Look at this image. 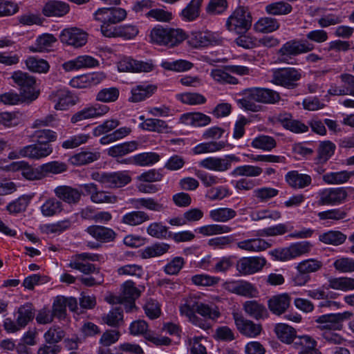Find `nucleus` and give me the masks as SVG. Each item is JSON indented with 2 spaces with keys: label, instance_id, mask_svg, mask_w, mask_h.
Listing matches in <instances>:
<instances>
[{
  "label": "nucleus",
  "instance_id": "8fccbe9b",
  "mask_svg": "<svg viewBox=\"0 0 354 354\" xmlns=\"http://www.w3.org/2000/svg\"><path fill=\"white\" fill-rule=\"evenodd\" d=\"M292 7L288 2L279 1L268 4L265 10L270 15H285L292 12Z\"/></svg>",
  "mask_w": 354,
  "mask_h": 354
},
{
  "label": "nucleus",
  "instance_id": "13d9d810",
  "mask_svg": "<svg viewBox=\"0 0 354 354\" xmlns=\"http://www.w3.org/2000/svg\"><path fill=\"white\" fill-rule=\"evenodd\" d=\"M277 145L276 140L274 138L261 135L254 138L251 142V146L255 149H262L263 151H270Z\"/></svg>",
  "mask_w": 354,
  "mask_h": 354
},
{
  "label": "nucleus",
  "instance_id": "680f3d73",
  "mask_svg": "<svg viewBox=\"0 0 354 354\" xmlns=\"http://www.w3.org/2000/svg\"><path fill=\"white\" fill-rule=\"evenodd\" d=\"M191 281L197 286L212 287L219 283L220 278L207 274H198L192 277Z\"/></svg>",
  "mask_w": 354,
  "mask_h": 354
},
{
  "label": "nucleus",
  "instance_id": "39448f33",
  "mask_svg": "<svg viewBox=\"0 0 354 354\" xmlns=\"http://www.w3.org/2000/svg\"><path fill=\"white\" fill-rule=\"evenodd\" d=\"M301 71L293 67L277 68L272 71L270 82L288 89L297 87L301 78Z\"/></svg>",
  "mask_w": 354,
  "mask_h": 354
},
{
  "label": "nucleus",
  "instance_id": "7ed1b4c3",
  "mask_svg": "<svg viewBox=\"0 0 354 354\" xmlns=\"http://www.w3.org/2000/svg\"><path fill=\"white\" fill-rule=\"evenodd\" d=\"M314 44L307 40L292 39L286 41L277 50V61L279 63L292 64L294 57L312 51Z\"/></svg>",
  "mask_w": 354,
  "mask_h": 354
},
{
  "label": "nucleus",
  "instance_id": "49530a36",
  "mask_svg": "<svg viewBox=\"0 0 354 354\" xmlns=\"http://www.w3.org/2000/svg\"><path fill=\"white\" fill-rule=\"evenodd\" d=\"M207 339L203 336L188 337L187 345L190 354H207Z\"/></svg>",
  "mask_w": 354,
  "mask_h": 354
},
{
  "label": "nucleus",
  "instance_id": "6e6d98bb",
  "mask_svg": "<svg viewBox=\"0 0 354 354\" xmlns=\"http://www.w3.org/2000/svg\"><path fill=\"white\" fill-rule=\"evenodd\" d=\"M232 228L229 225L220 224H211L202 226L198 229L200 234L204 236H213L231 232Z\"/></svg>",
  "mask_w": 354,
  "mask_h": 354
},
{
  "label": "nucleus",
  "instance_id": "9d476101",
  "mask_svg": "<svg viewBox=\"0 0 354 354\" xmlns=\"http://www.w3.org/2000/svg\"><path fill=\"white\" fill-rule=\"evenodd\" d=\"M240 158L234 154L226 155L224 157H207L201 160L198 162V165L204 169L225 172L232 167L233 162H239Z\"/></svg>",
  "mask_w": 354,
  "mask_h": 354
},
{
  "label": "nucleus",
  "instance_id": "ea45409f",
  "mask_svg": "<svg viewBox=\"0 0 354 354\" xmlns=\"http://www.w3.org/2000/svg\"><path fill=\"white\" fill-rule=\"evenodd\" d=\"M189 42L194 48H200L215 45L217 44V40L211 32H205L193 34Z\"/></svg>",
  "mask_w": 354,
  "mask_h": 354
},
{
  "label": "nucleus",
  "instance_id": "a18cd8bd",
  "mask_svg": "<svg viewBox=\"0 0 354 354\" xmlns=\"http://www.w3.org/2000/svg\"><path fill=\"white\" fill-rule=\"evenodd\" d=\"M109 30V34L112 32L111 37H123L127 39L135 37L139 32L138 27L132 24L118 26L115 29Z\"/></svg>",
  "mask_w": 354,
  "mask_h": 354
},
{
  "label": "nucleus",
  "instance_id": "1a4fd4ad",
  "mask_svg": "<svg viewBox=\"0 0 354 354\" xmlns=\"http://www.w3.org/2000/svg\"><path fill=\"white\" fill-rule=\"evenodd\" d=\"M11 78L20 91V94L24 100L33 101L38 97L35 91V78L26 72L17 71L12 73Z\"/></svg>",
  "mask_w": 354,
  "mask_h": 354
},
{
  "label": "nucleus",
  "instance_id": "cd10ccee",
  "mask_svg": "<svg viewBox=\"0 0 354 354\" xmlns=\"http://www.w3.org/2000/svg\"><path fill=\"white\" fill-rule=\"evenodd\" d=\"M140 295V290L136 287L132 281H127L122 285V293L120 297H113L109 301L114 304L124 303L125 299H136Z\"/></svg>",
  "mask_w": 354,
  "mask_h": 354
},
{
  "label": "nucleus",
  "instance_id": "a878e982",
  "mask_svg": "<svg viewBox=\"0 0 354 354\" xmlns=\"http://www.w3.org/2000/svg\"><path fill=\"white\" fill-rule=\"evenodd\" d=\"M69 6L60 1H49L44 6L42 12L46 17H60L66 15L69 11Z\"/></svg>",
  "mask_w": 354,
  "mask_h": 354
},
{
  "label": "nucleus",
  "instance_id": "b1692460",
  "mask_svg": "<svg viewBox=\"0 0 354 354\" xmlns=\"http://www.w3.org/2000/svg\"><path fill=\"white\" fill-rule=\"evenodd\" d=\"M55 196L61 201L68 204H77L82 196V192L70 186H58L54 189Z\"/></svg>",
  "mask_w": 354,
  "mask_h": 354
},
{
  "label": "nucleus",
  "instance_id": "c9c22d12",
  "mask_svg": "<svg viewBox=\"0 0 354 354\" xmlns=\"http://www.w3.org/2000/svg\"><path fill=\"white\" fill-rule=\"evenodd\" d=\"M102 322L113 328H118L124 323L123 310L120 307L113 308L102 316Z\"/></svg>",
  "mask_w": 354,
  "mask_h": 354
},
{
  "label": "nucleus",
  "instance_id": "052dcab7",
  "mask_svg": "<svg viewBox=\"0 0 354 354\" xmlns=\"http://www.w3.org/2000/svg\"><path fill=\"white\" fill-rule=\"evenodd\" d=\"M263 172L262 168L250 165H245L239 166L233 169L231 172L232 176H246V177H257Z\"/></svg>",
  "mask_w": 354,
  "mask_h": 354
},
{
  "label": "nucleus",
  "instance_id": "ddd939ff",
  "mask_svg": "<svg viewBox=\"0 0 354 354\" xmlns=\"http://www.w3.org/2000/svg\"><path fill=\"white\" fill-rule=\"evenodd\" d=\"M118 68L120 72L149 73L154 69V64L151 60L144 62L124 57L118 62Z\"/></svg>",
  "mask_w": 354,
  "mask_h": 354
},
{
  "label": "nucleus",
  "instance_id": "7c9ffc66",
  "mask_svg": "<svg viewBox=\"0 0 354 354\" xmlns=\"http://www.w3.org/2000/svg\"><path fill=\"white\" fill-rule=\"evenodd\" d=\"M243 310L250 317L255 319H265L268 316L266 307L254 300L245 301L243 304Z\"/></svg>",
  "mask_w": 354,
  "mask_h": 354
},
{
  "label": "nucleus",
  "instance_id": "f257e3e1",
  "mask_svg": "<svg viewBox=\"0 0 354 354\" xmlns=\"http://www.w3.org/2000/svg\"><path fill=\"white\" fill-rule=\"evenodd\" d=\"M127 11L121 8L111 7L99 8L94 13L95 20L101 23L100 30L106 37H111L110 30L115 29L114 24L124 21L127 18Z\"/></svg>",
  "mask_w": 354,
  "mask_h": 354
},
{
  "label": "nucleus",
  "instance_id": "4468645a",
  "mask_svg": "<svg viewBox=\"0 0 354 354\" xmlns=\"http://www.w3.org/2000/svg\"><path fill=\"white\" fill-rule=\"evenodd\" d=\"M88 261H98V256L88 252L76 254L72 257L68 267L77 270L85 274L94 273L96 268L93 264L89 263Z\"/></svg>",
  "mask_w": 354,
  "mask_h": 354
},
{
  "label": "nucleus",
  "instance_id": "2f4dec72",
  "mask_svg": "<svg viewBox=\"0 0 354 354\" xmlns=\"http://www.w3.org/2000/svg\"><path fill=\"white\" fill-rule=\"evenodd\" d=\"M136 141L125 142L115 145L108 149V155L113 158H119L133 152L138 149Z\"/></svg>",
  "mask_w": 354,
  "mask_h": 354
},
{
  "label": "nucleus",
  "instance_id": "f3484780",
  "mask_svg": "<svg viewBox=\"0 0 354 354\" xmlns=\"http://www.w3.org/2000/svg\"><path fill=\"white\" fill-rule=\"evenodd\" d=\"M106 75L103 72H95L78 75L72 78L69 84L75 88H87L96 86L104 80Z\"/></svg>",
  "mask_w": 354,
  "mask_h": 354
},
{
  "label": "nucleus",
  "instance_id": "5fc2aeb1",
  "mask_svg": "<svg viewBox=\"0 0 354 354\" xmlns=\"http://www.w3.org/2000/svg\"><path fill=\"white\" fill-rule=\"evenodd\" d=\"M319 239L325 244L339 245L346 239V236L339 231L330 230L319 235Z\"/></svg>",
  "mask_w": 354,
  "mask_h": 354
},
{
  "label": "nucleus",
  "instance_id": "0e129e2a",
  "mask_svg": "<svg viewBox=\"0 0 354 354\" xmlns=\"http://www.w3.org/2000/svg\"><path fill=\"white\" fill-rule=\"evenodd\" d=\"M329 287L335 290L348 291L354 290V279L349 277L332 278L328 281Z\"/></svg>",
  "mask_w": 354,
  "mask_h": 354
},
{
  "label": "nucleus",
  "instance_id": "bb28decb",
  "mask_svg": "<svg viewBox=\"0 0 354 354\" xmlns=\"http://www.w3.org/2000/svg\"><path fill=\"white\" fill-rule=\"evenodd\" d=\"M287 183L295 189H304L312 183V178L310 175L300 174L297 171H291L286 175Z\"/></svg>",
  "mask_w": 354,
  "mask_h": 354
},
{
  "label": "nucleus",
  "instance_id": "de8ad7c7",
  "mask_svg": "<svg viewBox=\"0 0 354 354\" xmlns=\"http://www.w3.org/2000/svg\"><path fill=\"white\" fill-rule=\"evenodd\" d=\"M279 190L270 187H261L256 188L252 192V197L258 203H267L277 196Z\"/></svg>",
  "mask_w": 354,
  "mask_h": 354
},
{
  "label": "nucleus",
  "instance_id": "c756f323",
  "mask_svg": "<svg viewBox=\"0 0 354 354\" xmlns=\"http://www.w3.org/2000/svg\"><path fill=\"white\" fill-rule=\"evenodd\" d=\"M160 160V156L155 152H147L137 154L121 161L126 164H136L140 166L153 165Z\"/></svg>",
  "mask_w": 354,
  "mask_h": 354
},
{
  "label": "nucleus",
  "instance_id": "4d7b16f0",
  "mask_svg": "<svg viewBox=\"0 0 354 354\" xmlns=\"http://www.w3.org/2000/svg\"><path fill=\"white\" fill-rule=\"evenodd\" d=\"M203 1V0H192L181 12L183 19L189 21L196 19L199 16Z\"/></svg>",
  "mask_w": 354,
  "mask_h": 354
},
{
  "label": "nucleus",
  "instance_id": "6ab92c4d",
  "mask_svg": "<svg viewBox=\"0 0 354 354\" xmlns=\"http://www.w3.org/2000/svg\"><path fill=\"white\" fill-rule=\"evenodd\" d=\"M266 263L263 257H243L238 261L236 269L242 274H251L261 270Z\"/></svg>",
  "mask_w": 354,
  "mask_h": 354
},
{
  "label": "nucleus",
  "instance_id": "5701e85b",
  "mask_svg": "<svg viewBox=\"0 0 354 354\" xmlns=\"http://www.w3.org/2000/svg\"><path fill=\"white\" fill-rule=\"evenodd\" d=\"M51 97L56 110H66L77 102V98L68 90H59Z\"/></svg>",
  "mask_w": 354,
  "mask_h": 354
},
{
  "label": "nucleus",
  "instance_id": "20e7f679",
  "mask_svg": "<svg viewBox=\"0 0 354 354\" xmlns=\"http://www.w3.org/2000/svg\"><path fill=\"white\" fill-rule=\"evenodd\" d=\"M186 39L185 32L181 29L165 28L158 26L151 30L152 43L173 47Z\"/></svg>",
  "mask_w": 354,
  "mask_h": 354
},
{
  "label": "nucleus",
  "instance_id": "58836bf2",
  "mask_svg": "<svg viewBox=\"0 0 354 354\" xmlns=\"http://www.w3.org/2000/svg\"><path fill=\"white\" fill-rule=\"evenodd\" d=\"M225 146L226 144L223 141L205 142L196 145L192 151L194 155L210 153L219 151L224 149Z\"/></svg>",
  "mask_w": 354,
  "mask_h": 354
},
{
  "label": "nucleus",
  "instance_id": "a19ab883",
  "mask_svg": "<svg viewBox=\"0 0 354 354\" xmlns=\"http://www.w3.org/2000/svg\"><path fill=\"white\" fill-rule=\"evenodd\" d=\"M279 23L276 19L272 17L260 18L254 24V29L255 31L263 33H268L278 30Z\"/></svg>",
  "mask_w": 354,
  "mask_h": 354
},
{
  "label": "nucleus",
  "instance_id": "473e14b6",
  "mask_svg": "<svg viewBox=\"0 0 354 354\" xmlns=\"http://www.w3.org/2000/svg\"><path fill=\"white\" fill-rule=\"evenodd\" d=\"M150 220L149 215L140 210L128 212L122 216L121 223L129 226H138Z\"/></svg>",
  "mask_w": 354,
  "mask_h": 354
},
{
  "label": "nucleus",
  "instance_id": "f03ea898",
  "mask_svg": "<svg viewBox=\"0 0 354 354\" xmlns=\"http://www.w3.org/2000/svg\"><path fill=\"white\" fill-rule=\"evenodd\" d=\"M245 97L239 100V103L247 110L256 111L257 106L250 102L253 100L263 104H274L279 101V93L269 88L253 87L243 90Z\"/></svg>",
  "mask_w": 354,
  "mask_h": 354
},
{
  "label": "nucleus",
  "instance_id": "6e6552de",
  "mask_svg": "<svg viewBox=\"0 0 354 354\" xmlns=\"http://www.w3.org/2000/svg\"><path fill=\"white\" fill-rule=\"evenodd\" d=\"M91 178L101 183L106 188H120L131 181V177L127 171L115 172H93Z\"/></svg>",
  "mask_w": 354,
  "mask_h": 354
},
{
  "label": "nucleus",
  "instance_id": "72a5a7b5",
  "mask_svg": "<svg viewBox=\"0 0 354 354\" xmlns=\"http://www.w3.org/2000/svg\"><path fill=\"white\" fill-rule=\"evenodd\" d=\"M352 176H354V171L343 170L326 173L322 179L328 185H341L347 183Z\"/></svg>",
  "mask_w": 354,
  "mask_h": 354
},
{
  "label": "nucleus",
  "instance_id": "f704fd0d",
  "mask_svg": "<svg viewBox=\"0 0 354 354\" xmlns=\"http://www.w3.org/2000/svg\"><path fill=\"white\" fill-rule=\"evenodd\" d=\"M63 210L62 203L56 198H48L40 207L41 214L45 217H51L60 214Z\"/></svg>",
  "mask_w": 354,
  "mask_h": 354
},
{
  "label": "nucleus",
  "instance_id": "bf43d9fd",
  "mask_svg": "<svg viewBox=\"0 0 354 354\" xmlns=\"http://www.w3.org/2000/svg\"><path fill=\"white\" fill-rule=\"evenodd\" d=\"M27 68L34 73H46L49 70L48 63L43 59L34 56H30L25 61Z\"/></svg>",
  "mask_w": 354,
  "mask_h": 354
},
{
  "label": "nucleus",
  "instance_id": "37998d69",
  "mask_svg": "<svg viewBox=\"0 0 354 354\" xmlns=\"http://www.w3.org/2000/svg\"><path fill=\"white\" fill-rule=\"evenodd\" d=\"M335 148V145L330 141L322 142L317 149V162L318 164L326 162L334 154Z\"/></svg>",
  "mask_w": 354,
  "mask_h": 354
},
{
  "label": "nucleus",
  "instance_id": "393cba45",
  "mask_svg": "<svg viewBox=\"0 0 354 354\" xmlns=\"http://www.w3.org/2000/svg\"><path fill=\"white\" fill-rule=\"evenodd\" d=\"M290 304V297L286 294L272 296L268 301L269 310L276 315H281L288 308Z\"/></svg>",
  "mask_w": 354,
  "mask_h": 354
},
{
  "label": "nucleus",
  "instance_id": "3c124183",
  "mask_svg": "<svg viewBox=\"0 0 354 354\" xmlns=\"http://www.w3.org/2000/svg\"><path fill=\"white\" fill-rule=\"evenodd\" d=\"M196 313L202 317L209 319H216L220 317V312L218 307L214 304H207L196 301Z\"/></svg>",
  "mask_w": 354,
  "mask_h": 354
},
{
  "label": "nucleus",
  "instance_id": "a211bd4d",
  "mask_svg": "<svg viewBox=\"0 0 354 354\" xmlns=\"http://www.w3.org/2000/svg\"><path fill=\"white\" fill-rule=\"evenodd\" d=\"M109 111V106L102 104H95L84 107L72 115L71 122L77 124L85 120L98 118L104 115Z\"/></svg>",
  "mask_w": 354,
  "mask_h": 354
},
{
  "label": "nucleus",
  "instance_id": "412c9836",
  "mask_svg": "<svg viewBox=\"0 0 354 354\" xmlns=\"http://www.w3.org/2000/svg\"><path fill=\"white\" fill-rule=\"evenodd\" d=\"M98 65L99 62L96 59L90 55H84L63 63L62 66L66 72H70L83 68H93Z\"/></svg>",
  "mask_w": 354,
  "mask_h": 354
},
{
  "label": "nucleus",
  "instance_id": "79ce46f5",
  "mask_svg": "<svg viewBox=\"0 0 354 354\" xmlns=\"http://www.w3.org/2000/svg\"><path fill=\"white\" fill-rule=\"evenodd\" d=\"M274 331L277 337L283 343L292 344L296 338V330L285 324H278L275 326Z\"/></svg>",
  "mask_w": 354,
  "mask_h": 354
},
{
  "label": "nucleus",
  "instance_id": "e433bc0d",
  "mask_svg": "<svg viewBox=\"0 0 354 354\" xmlns=\"http://www.w3.org/2000/svg\"><path fill=\"white\" fill-rule=\"evenodd\" d=\"M86 232L95 239L104 242L111 241L115 236L113 230L100 225L90 226L86 229Z\"/></svg>",
  "mask_w": 354,
  "mask_h": 354
},
{
  "label": "nucleus",
  "instance_id": "aec40b11",
  "mask_svg": "<svg viewBox=\"0 0 354 354\" xmlns=\"http://www.w3.org/2000/svg\"><path fill=\"white\" fill-rule=\"evenodd\" d=\"M233 317L236 328L242 335L249 337H255L261 333L262 328L260 324L246 319L238 313H234Z\"/></svg>",
  "mask_w": 354,
  "mask_h": 354
},
{
  "label": "nucleus",
  "instance_id": "4c0bfd02",
  "mask_svg": "<svg viewBox=\"0 0 354 354\" xmlns=\"http://www.w3.org/2000/svg\"><path fill=\"white\" fill-rule=\"evenodd\" d=\"M236 212L229 207H218L209 211V217L214 222L226 223L234 218Z\"/></svg>",
  "mask_w": 354,
  "mask_h": 354
},
{
  "label": "nucleus",
  "instance_id": "09e8293b",
  "mask_svg": "<svg viewBox=\"0 0 354 354\" xmlns=\"http://www.w3.org/2000/svg\"><path fill=\"white\" fill-rule=\"evenodd\" d=\"M141 127L143 129L149 131H156L158 133H169L170 131V127L167 122L160 119H146L141 124Z\"/></svg>",
  "mask_w": 354,
  "mask_h": 354
},
{
  "label": "nucleus",
  "instance_id": "f8f14e48",
  "mask_svg": "<svg viewBox=\"0 0 354 354\" xmlns=\"http://www.w3.org/2000/svg\"><path fill=\"white\" fill-rule=\"evenodd\" d=\"M319 205H336L344 203L348 197L345 187L326 188L318 193Z\"/></svg>",
  "mask_w": 354,
  "mask_h": 354
},
{
  "label": "nucleus",
  "instance_id": "69168bd1",
  "mask_svg": "<svg viewBox=\"0 0 354 354\" xmlns=\"http://www.w3.org/2000/svg\"><path fill=\"white\" fill-rule=\"evenodd\" d=\"M230 72L226 70V68H215L212 69L210 75L211 77L217 82L221 84H238V80L232 76Z\"/></svg>",
  "mask_w": 354,
  "mask_h": 354
},
{
  "label": "nucleus",
  "instance_id": "c85d7f7f",
  "mask_svg": "<svg viewBox=\"0 0 354 354\" xmlns=\"http://www.w3.org/2000/svg\"><path fill=\"white\" fill-rule=\"evenodd\" d=\"M181 123L194 127H205L211 122V118L200 112L187 113L180 118Z\"/></svg>",
  "mask_w": 354,
  "mask_h": 354
},
{
  "label": "nucleus",
  "instance_id": "603ef678",
  "mask_svg": "<svg viewBox=\"0 0 354 354\" xmlns=\"http://www.w3.org/2000/svg\"><path fill=\"white\" fill-rule=\"evenodd\" d=\"M170 248V245L165 243H158L145 248L142 252V257L143 259H149L161 256Z\"/></svg>",
  "mask_w": 354,
  "mask_h": 354
},
{
  "label": "nucleus",
  "instance_id": "e2e57ef3",
  "mask_svg": "<svg viewBox=\"0 0 354 354\" xmlns=\"http://www.w3.org/2000/svg\"><path fill=\"white\" fill-rule=\"evenodd\" d=\"M57 41L56 38L52 34H44L37 37L35 46L30 47L32 52H42L52 47L53 44Z\"/></svg>",
  "mask_w": 354,
  "mask_h": 354
},
{
  "label": "nucleus",
  "instance_id": "0eeeda50",
  "mask_svg": "<svg viewBox=\"0 0 354 354\" xmlns=\"http://www.w3.org/2000/svg\"><path fill=\"white\" fill-rule=\"evenodd\" d=\"M353 315V313L351 311L329 313L315 317L314 321L321 330H341L343 328V322L350 320Z\"/></svg>",
  "mask_w": 354,
  "mask_h": 354
},
{
  "label": "nucleus",
  "instance_id": "4be33fe9",
  "mask_svg": "<svg viewBox=\"0 0 354 354\" xmlns=\"http://www.w3.org/2000/svg\"><path fill=\"white\" fill-rule=\"evenodd\" d=\"M157 86L147 82H142L135 86L131 90V96L129 100L131 102H139L150 97L157 91Z\"/></svg>",
  "mask_w": 354,
  "mask_h": 354
},
{
  "label": "nucleus",
  "instance_id": "338daca9",
  "mask_svg": "<svg viewBox=\"0 0 354 354\" xmlns=\"http://www.w3.org/2000/svg\"><path fill=\"white\" fill-rule=\"evenodd\" d=\"M120 95L119 89L116 87H110L101 89L96 95V100L105 103L115 102Z\"/></svg>",
  "mask_w": 354,
  "mask_h": 354
},
{
  "label": "nucleus",
  "instance_id": "864d4df0",
  "mask_svg": "<svg viewBox=\"0 0 354 354\" xmlns=\"http://www.w3.org/2000/svg\"><path fill=\"white\" fill-rule=\"evenodd\" d=\"M136 208H145L153 212H161L165 209L162 204L158 203L153 198H140L133 200Z\"/></svg>",
  "mask_w": 354,
  "mask_h": 354
},
{
  "label": "nucleus",
  "instance_id": "2eb2a0df",
  "mask_svg": "<svg viewBox=\"0 0 354 354\" xmlns=\"http://www.w3.org/2000/svg\"><path fill=\"white\" fill-rule=\"evenodd\" d=\"M313 245L309 241H300L290 244L278 252L277 257L281 261H289L309 253Z\"/></svg>",
  "mask_w": 354,
  "mask_h": 354
},
{
  "label": "nucleus",
  "instance_id": "423d86ee",
  "mask_svg": "<svg viewBox=\"0 0 354 354\" xmlns=\"http://www.w3.org/2000/svg\"><path fill=\"white\" fill-rule=\"evenodd\" d=\"M252 17L248 10L239 6L227 18L225 26L229 31L237 34L246 32L252 26Z\"/></svg>",
  "mask_w": 354,
  "mask_h": 354
},
{
  "label": "nucleus",
  "instance_id": "c03bdc74",
  "mask_svg": "<svg viewBox=\"0 0 354 354\" xmlns=\"http://www.w3.org/2000/svg\"><path fill=\"white\" fill-rule=\"evenodd\" d=\"M34 316L35 312L32 304L26 303L18 308L17 322L23 328L33 319Z\"/></svg>",
  "mask_w": 354,
  "mask_h": 354
},
{
  "label": "nucleus",
  "instance_id": "774afa93",
  "mask_svg": "<svg viewBox=\"0 0 354 354\" xmlns=\"http://www.w3.org/2000/svg\"><path fill=\"white\" fill-rule=\"evenodd\" d=\"M323 265V262L321 260L310 258L301 261L297 266L301 268V272H305L309 275L310 273L319 271L322 268Z\"/></svg>",
  "mask_w": 354,
  "mask_h": 354
},
{
  "label": "nucleus",
  "instance_id": "9b49d317",
  "mask_svg": "<svg viewBox=\"0 0 354 354\" xmlns=\"http://www.w3.org/2000/svg\"><path fill=\"white\" fill-rule=\"evenodd\" d=\"M59 39L65 45L79 48L87 43L88 33L77 27L67 28L61 32Z\"/></svg>",
  "mask_w": 354,
  "mask_h": 354
},
{
  "label": "nucleus",
  "instance_id": "dca6fc26",
  "mask_svg": "<svg viewBox=\"0 0 354 354\" xmlns=\"http://www.w3.org/2000/svg\"><path fill=\"white\" fill-rule=\"evenodd\" d=\"M53 151V147L50 144L35 143L21 147L20 155L30 160H39L48 157Z\"/></svg>",
  "mask_w": 354,
  "mask_h": 354
}]
</instances>
